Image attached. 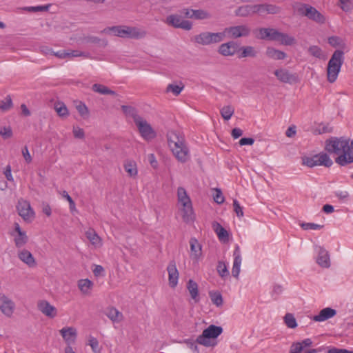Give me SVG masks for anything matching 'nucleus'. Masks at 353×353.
<instances>
[{
	"instance_id": "f257e3e1",
	"label": "nucleus",
	"mask_w": 353,
	"mask_h": 353,
	"mask_svg": "<svg viewBox=\"0 0 353 353\" xmlns=\"http://www.w3.org/2000/svg\"><path fill=\"white\" fill-rule=\"evenodd\" d=\"M169 148L176 159L181 163H185L190 159V151L184 136L179 132L171 130L167 134Z\"/></svg>"
},
{
	"instance_id": "f03ea898",
	"label": "nucleus",
	"mask_w": 353,
	"mask_h": 353,
	"mask_svg": "<svg viewBox=\"0 0 353 353\" xmlns=\"http://www.w3.org/2000/svg\"><path fill=\"white\" fill-rule=\"evenodd\" d=\"M325 150L330 154H337L341 157L345 154L346 161H350L347 157L352 155V141L343 137H331L326 140Z\"/></svg>"
},
{
	"instance_id": "7ed1b4c3",
	"label": "nucleus",
	"mask_w": 353,
	"mask_h": 353,
	"mask_svg": "<svg viewBox=\"0 0 353 353\" xmlns=\"http://www.w3.org/2000/svg\"><path fill=\"white\" fill-rule=\"evenodd\" d=\"M111 32L115 36L134 39H143L147 35V32L144 29L128 26L108 27L101 31V32L105 34H109Z\"/></svg>"
},
{
	"instance_id": "20e7f679",
	"label": "nucleus",
	"mask_w": 353,
	"mask_h": 353,
	"mask_svg": "<svg viewBox=\"0 0 353 353\" xmlns=\"http://www.w3.org/2000/svg\"><path fill=\"white\" fill-rule=\"evenodd\" d=\"M344 52L341 50H336L332 54L328 61L327 67V79L330 83H334L341 70L343 63Z\"/></svg>"
},
{
	"instance_id": "39448f33",
	"label": "nucleus",
	"mask_w": 353,
	"mask_h": 353,
	"mask_svg": "<svg viewBox=\"0 0 353 353\" xmlns=\"http://www.w3.org/2000/svg\"><path fill=\"white\" fill-rule=\"evenodd\" d=\"M293 9L298 14L307 17L318 23H324L325 21V17L309 4L296 2L293 4Z\"/></svg>"
},
{
	"instance_id": "423d86ee",
	"label": "nucleus",
	"mask_w": 353,
	"mask_h": 353,
	"mask_svg": "<svg viewBox=\"0 0 353 353\" xmlns=\"http://www.w3.org/2000/svg\"><path fill=\"white\" fill-rule=\"evenodd\" d=\"M225 38L224 32H203L195 35L192 41L202 46H210L221 42Z\"/></svg>"
},
{
	"instance_id": "0eeeda50",
	"label": "nucleus",
	"mask_w": 353,
	"mask_h": 353,
	"mask_svg": "<svg viewBox=\"0 0 353 353\" xmlns=\"http://www.w3.org/2000/svg\"><path fill=\"white\" fill-rule=\"evenodd\" d=\"M302 165L308 168H313L317 165H323L330 168L333 162L328 154L325 152H320L312 157L303 156L301 158Z\"/></svg>"
},
{
	"instance_id": "6e6552de",
	"label": "nucleus",
	"mask_w": 353,
	"mask_h": 353,
	"mask_svg": "<svg viewBox=\"0 0 353 353\" xmlns=\"http://www.w3.org/2000/svg\"><path fill=\"white\" fill-rule=\"evenodd\" d=\"M222 332L223 328L221 327L210 325L197 337L196 342L205 347L213 346L215 344H212L210 339L217 338Z\"/></svg>"
},
{
	"instance_id": "1a4fd4ad",
	"label": "nucleus",
	"mask_w": 353,
	"mask_h": 353,
	"mask_svg": "<svg viewBox=\"0 0 353 353\" xmlns=\"http://www.w3.org/2000/svg\"><path fill=\"white\" fill-rule=\"evenodd\" d=\"M266 39L285 46H291L295 43L294 37L273 28H266Z\"/></svg>"
},
{
	"instance_id": "9d476101",
	"label": "nucleus",
	"mask_w": 353,
	"mask_h": 353,
	"mask_svg": "<svg viewBox=\"0 0 353 353\" xmlns=\"http://www.w3.org/2000/svg\"><path fill=\"white\" fill-rule=\"evenodd\" d=\"M141 137L150 141L157 136L156 132L152 128L151 125L145 119L141 117L135 123Z\"/></svg>"
},
{
	"instance_id": "9b49d317",
	"label": "nucleus",
	"mask_w": 353,
	"mask_h": 353,
	"mask_svg": "<svg viewBox=\"0 0 353 353\" xmlns=\"http://www.w3.org/2000/svg\"><path fill=\"white\" fill-rule=\"evenodd\" d=\"M17 210L19 216H21L25 221L31 222L35 216V213L31 208L30 203L24 199L19 200L17 205Z\"/></svg>"
},
{
	"instance_id": "f8f14e48",
	"label": "nucleus",
	"mask_w": 353,
	"mask_h": 353,
	"mask_svg": "<svg viewBox=\"0 0 353 353\" xmlns=\"http://www.w3.org/2000/svg\"><path fill=\"white\" fill-rule=\"evenodd\" d=\"M165 23L175 28H181L185 30H190L192 28V22L184 20L181 15L177 14L168 16L165 19Z\"/></svg>"
},
{
	"instance_id": "ddd939ff",
	"label": "nucleus",
	"mask_w": 353,
	"mask_h": 353,
	"mask_svg": "<svg viewBox=\"0 0 353 353\" xmlns=\"http://www.w3.org/2000/svg\"><path fill=\"white\" fill-rule=\"evenodd\" d=\"M264 10L265 6L263 4L245 5L239 7L235 11V14L239 17H246L261 13Z\"/></svg>"
},
{
	"instance_id": "4468645a",
	"label": "nucleus",
	"mask_w": 353,
	"mask_h": 353,
	"mask_svg": "<svg viewBox=\"0 0 353 353\" xmlns=\"http://www.w3.org/2000/svg\"><path fill=\"white\" fill-rule=\"evenodd\" d=\"M277 79L282 83H296L299 82V79L296 73H291L289 70L284 68H279L274 72Z\"/></svg>"
},
{
	"instance_id": "2eb2a0df",
	"label": "nucleus",
	"mask_w": 353,
	"mask_h": 353,
	"mask_svg": "<svg viewBox=\"0 0 353 353\" xmlns=\"http://www.w3.org/2000/svg\"><path fill=\"white\" fill-rule=\"evenodd\" d=\"M15 310L14 301L3 294H0V311L7 317H11Z\"/></svg>"
},
{
	"instance_id": "dca6fc26",
	"label": "nucleus",
	"mask_w": 353,
	"mask_h": 353,
	"mask_svg": "<svg viewBox=\"0 0 353 353\" xmlns=\"http://www.w3.org/2000/svg\"><path fill=\"white\" fill-rule=\"evenodd\" d=\"M222 32H224L225 35L228 34L230 37L236 39L248 36L250 32V29L246 25H241L226 28Z\"/></svg>"
},
{
	"instance_id": "f3484780",
	"label": "nucleus",
	"mask_w": 353,
	"mask_h": 353,
	"mask_svg": "<svg viewBox=\"0 0 353 353\" xmlns=\"http://www.w3.org/2000/svg\"><path fill=\"white\" fill-rule=\"evenodd\" d=\"M39 310L48 318L53 319L57 315V309L48 301L42 300L38 302Z\"/></svg>"
},
{
	"instance_id": "a211bd4d",
	"label": "nucleus",
	"mask_w": 353,
	"mask_h": 353,
	"mask_svg": "<svg viewBox=\"0 0 353 353\" xmlns=\"http://www.w3.org/2000/svg\"><path fill=\"white\" fill-rule=\"evenodd\" d=\"M60 334L67 343V346H71L75 343L77 332L73 327H65L60 330Z\"/></svg>"
},
{
	"instance_id": "6ab92c4d",
	"label": "nucleus",
	"mask_w": 353,
	"mask_h": 353,
	"mask_svg": "<svg viewBox=\"0 0 353 353\" xmlns=\"http://www.w3.org/2000/svg\"><path fill=\"white\" fill-rule=\"evenodd\" d=\"M233 256L234 262L233 267L232 269V274L234 277L238 278L240 273V268L242 262L241 250L238 245H235V248L233 252Z\"/></svg>"
},
{
	"instance_id": "aec40b11",
	"label": "nucleus",
	"mask_w": 353,
	"mask_h": 353,
	"mask_svg": "<svg viewBox=\"0 0 353 353\" xmlns=\"http://www.w3.org/2000/svg\"><path fill=\"white\" fill-rule=\"evenodd\" d=\"M189 243L190 246V258L198 261L202 255V246L196 238H191Z\"/></svg>"
},
{
	"instance_id": "412c9836",
	"label": "nucleus",
	"mask_w": 353,
	"mask_h": 353,
	"mask_svg": "<svg viewBox=\"0 0 353 353\" xmlns=\"http://www.w3.org/2000/svg\"><path fill=\"white\" fill-rule=\"evenodd\" d=\"M167 270L168 272L169 284L170 287L174 288L178 283L179 279V272L175 262H170L167 268Z\"/></svg>"
},
{
	"instance_id": "4be33fe9",
	"label": "nucleus",
	"mask_w": 353,
	"mask_h": 353,
	"mask_svg": "<svg viewBox=\"0 0 353 353\" xmlns=\"http://www.w3.org/2000/svg\"><path fill=\"white\" fill-rule=\"evenodd\" d=\"M18 257L21 261L30 268L34 267L37 264L33 255L27 250L23 249L19 251L18 252Z\"/></svg>"
},
{
	"instance_id": "5701e85b",
	"label": "nucleus",
	"mask_w": 353,
	"mask_h": 353,
	"mask_svg": "<svg viewBox=\"0 0 353 353\" xmlns=\"http://www.w3.org/2000/svg\"><path fill=\"white\" fill-rule=\"evenodd\" d=\"M316 262L320 266L323 268H329L330 265V255L328 252L321 247H319V249Z\"/></svg>"
},
{
	"instance_id": "b1692460",
	"label": "nucleus",
	"mask_w": 353,
	"mask_h": 353,
	"mask_svg": "<svg viewBox=\"0 0 353 353\" xmlns=\"http://www.w3.org/2000/svg\"><path fill=\"white\" fill-rule=\"evenodd\" d=\"M336 314V311L331 307H325L321 310L318 315L313 317L315 321H324L330 318L333 317Z\"/></svg>"
},
{
	"instance_id": "393cba45",
	"label": "nucleus",
	"mask_w": 353,
	"mask_h": 353,
	"mask_svg": "<svg viewBox=\"0 0 353 353\" xmlns=\"http://www.w3.org/2000/svg\"><path fill=\"white\" fill-rule=\"evenodd\" d=\"M236 44L233 42L223 43L219 46V52L223 56H231L235 54Z\"/></svg>"
},
{
	"instance_id": "a878e982",
	"label": "nucleus",
	"mask_w": 353,
	"mask_h": 353,
	"mask_svg": "<svg viewBox=\"0 0 353 353\" xmlns=\"http://www.w3.org/2000/svg\"><path fill=\"white\" fill-rule=\"evenodd\" d=\"M181 211L183 212L182 218L184 222L188 223L193 222L195 219V214L193 211L192 205H183Z\"/></svg>"
},
{
	"instance_id": "bb28decb",
	"label": "nucleus",
	"mask_w": 353,
	"mask_h": 353,
	"mask_svg": "<svg viewBox=\"0 0 353 353\" xmlns=\"http://www.w3.org/2000/svg\"><path fill=\"white\" fill-rule=\"evenodd\" d=\"M93 282L88 279H80L78 281V288L83 294H89L93 288Z\"/></svg>"
},
{
	"instance_id": "cd10ccee",
	"label": "nucleus",
	"mask_w": 353,
	"mask_h": 353,
	"mask_svg": "<svg viewBox=\"0 0 353 353\" xmlns=\"http://www.w3.org/2000/svg\"><path fill=\"white\" fill-rule=\"evenodd\" d=\"M213 228L220 241H228L229 233L220 223L214 222Z\"/></svg>"
},
{
	"instance_id": "c85d7f7f",
	"label": "nucleus",
	"mask_w": 353,
	"mask_h": 353,
	"mask_svg": "<svg viewBox=\"0 0 353 353\" xmlns=\"http://www.w3.org/2000/svg\"><path fill=\"white\" fill-rule=\"evenodd\" d=\"M187 289L192 299H194L196 303L199 302L198 284L192 279H190L187 283Z\"/></svg>"
},
{
	"instance_id": "c756f323",
	"label": "nucleus",
	"mask_w": 353,
	"mask_h": 353,
	"mask_svg": "<svg viewBox=\"0 0 353 353\" xmlns=\"http://www.w3.org/2000/svg\"><path fill=\"white\" fill-rule=\"evenodd\" d=\"M125 172L130 177H136L138 174L137 163L133 160H128L123 165Z\"/></svg>"
},
{
	"instance_id": "7c9ffc66",
	"label": "nucleus",
	"mask_w": 353,
	"mask_h": 353,
	"mask_svg": "<svg viewBox=\"0 0 353 353\" xmlns=\"http://www.w3.org/2000/svg\"><path fill=\"white\" fill-rule=\"evenodd\" d=\"M266 55L274 60H283L287 57L284 52L271 47L266 48Z\"/></svg>"
},
{
	"instance_id": "2f4dec72",
	"label": "nucleus",
	"mask_w": 353,
	"mask_h": 353,
	"mask_svg": "<svg viewBox=\"0 0 353 353\" xmlns=\"http://www.w3.org/2000/svg\"><path fill=\"white\" fill-rule=\"evenodd\" d=\"M85 236L94 246L99 247L101 245V239L93 229L90 228L86 231Z\"/></svg>"
},
{
	"instance_id": "473e14b6",
	"label": "nucleus",
	"mask_w": 353,
	"mask_h": 353,
	"mask_svg": "<svg viewBox=\"0 0 353 353\" xmlns=\"http://www.w3.org/2000/svg\"><path fill=\"white\" fill-rule=\"evenodd\" d=\"M11 235L14 237V242L17 248L24 246L28 241V237L26 232L20 233L19 234H15L14 232H12Z\"/></svg>"
},
{
	"instance_id": "72a5a7b5",
	"label": "nucleus",
	"mask_w": 353,
	"mask_h": 353,
	"mask_svg": "<svg viewBox=\"0 0 353 353\" xmlns=\"http://www.w3.org/2000/svg\"><path fill=\"white\" fill-rule=\"evenodd\" d=\"M177 196H178V201L181 204V205H192L191 200L190 197L188 196L186 190L182 188L179 187L177 190Z\"/></svg>"
},
{
	"instance_id": "f704fd0d",
	"label": "nucleus",
	"mask_w": 353,
	"mask_h": 353,
	"mask_svg": "<svg viewBox=\"0 0 353 353\" xmlns=\"http://www.w3.org/2000/svg\"><path fill=\"white\" fill-rule=\"evenodd\" d=\"M107 316L113 322H120L123 319V314L115 307L109 308L106 313Z\"/></svg>"
},
{
	"instance_id": "c9c22d12",
	"label": "nucleus",
	"mask_w": 353,
	"mask_h": 353,
	"mask_svg": "<svg viewBox=\"0 0 353 353\" xmlns=\"http://www.w3.org/2000/svg\"><path fill=\"white\" fill-rule=\"evenodd\" d=\"M121 109L126 115L133 119L134 123L141 118V117L137 114V110L132 106L122 105Z\"/></svg>"
},
{
	"instance_id": "e433bc0d",
	"label": "nucleus",
	"mask_w": 353,
	"mask_h": 353,
	"mask_svg": "<svg viewBox=\"0 0 353 353\" xmlns=\"http://www.w3.org/2000/svg\"><path fill=\"white\" fill-rule=\"evenodd\" d=\"M328 43L334 47H339L341 49H345L346 48V44L343 39L337 36H332L330 37L327 39Z\"/></svg>"
},
{
	"instance_id": "4c0bfd02",
	"label": "nucleus",
	"mask_w": 353,
	"mask_h": 353,
	"mask_svg": "<svg viewBox=\"0 0 353 353\" xmlns=\"http://www.w3.org/2000/svg\"><path fill=\"white\" fill-rule=\"evenodd\" d=\"M92 89L94 92L101 94L117 95L114 91L109 89L108 87L102 84L95 83L92 85Z\"/></svg>"
},
{
	"instance_id": "58836bf2",
	"label": "nucleus",
	"mask_w": 353,
	"mask_h": 353,
	"mask_svg": "<svg viewBox=\"0 0 353 353\" xmlns=\"http://www.w3.org/2000/svg\"><path fill=\"white\" fill-rule=\"evenodd\" d=\"M234 112V108L231 105H225L220 110L221 117L227 121L231 119Z\"/></svg>"
},
{
	"instance_id": "ea45409f",
	"label": "nucleus",
	"mask_w": 353,
	"mask_h": 353,
	"mask_svg": "<svg viewBox=\"0 0 353 353\" xmlns=\"http://www.w3.org/2000/svg\"><path fill=\"white\" fill-rule=\"evenodd\" d=\"M216 270L219 274V275L222 278L225 279V277L229 276V271L228 270V267L225 262L223 261H219L217 266H216Z\"/></svg>"
},
{
	"instance_id": "a19ab883",
	"label": "nucleus",
	"mask_w": 353,
	"mask_h": 353,
	"mask_svg": "<svg viewBox=\"0 0 353 353\" xmlns=\"http://www.w3.org/2000/svg\"><path fill=\"white\" fill-rule=\"evenodd\" d=\"M284 322L289 328H295L297 326L296 321L294 315L291 313H287L284 316Z\"/></svg>"
},
{
	"instance_id": "79ce46f5",
	"label": "nucleus",
	"mask_w": 353,
	"mask_h": 353,
	"mask_svg": "<svg viewBox=\"0 0 353 353\" xmlns=\"http://www.w3.org/2000/svg\"><path fill=\"white\" fill-rule=\"evenodd\" d=\"M350 161H346L345 154L343 155L341 157H336L335 159L336 163L341 166H345L347 164L353 163V140H352V155L350 157H347Z\"/></svg>"
},
{
	"instance_id": "37998d69",
	"label": "nucleus",
	"mask_w": 353,
	"mask_h": 353,
	"mask_svg": "<svg viewBox=\"0 0 353 353\" xmlns=\"http://www.w3.org/2000/svg\"><path fill=\"white\" fill-rule=\"evenodd\" d=\"M183 88L184 85L182 83L181 85L169 84L166 88V92H172L174 96H178Z\"/></svg>"
},
{
	"instance_id": "c03bdc74",
	"label": "nucleus",
	"mask_w": 353,
	"mask_h": 353,
	"mask_svg": "<svg viewBox=\"0 0 353 353\" xmlns=\"http://www.w3.org/2000/svg\"><path fill=\"white\" fill-rule=\"evenodd\" d=\"M54 109L59 116L63 117L68 114L67 107L63 103H56L54 104Z\"/></svg>"
},
{
	"instance_id": "a18cd8bd",
	"label": "nucleus",
	"mask_w": 353,
	"mask_h": 353,
	"mask_svg": "<svg viewBox=\"0 0 353 353\" xmlns=\"http://www.w3.org/2000/svg\"><path fill=\"white\" fill-rule=\"evenodd\" d=\"M67 54H68V57H83V58H85V59L91 58V55L89 52H82V51H79V50L67 51Z\"/></svg>"
},
{
	"instance_id": "49530a36",
	"label": "nucleus",
	"mask_w": 353,
	"mask_h": 353,
	"mask_svg": "<svg viewBox=\"0 0 353 353\" xmlns=\"http://www.w3.org/2000/svg\"><path fill=\"white\" fill-rule=\"evenodd\" d=\"M241 53L239 55L240 58L247 57H254L256 55L255 50L252 46L243 47L241 48Z\"/></svg>"
},
{
	"instance_id": "de8ad7c7",
	"label": "nucleus",
	"mask_w": 353,
	"mask_h": 353,
	"mask_svg": "<svg viewBox=\"0 0 353 353\" xmlns=\"http://www.w3.org/2000/svg\"><path fill=\"white\" fill-rule=\"evenodd\" d=\"M210 299L213 304L219 307L223 305V297L219 292L210 293Z\"/></svg>"
},
{
	"instance_id": "09e8293b",
	"label": "nucleus",
	"mask_w": 353,
	"mask_h": 353,
	"mask_svg": "<svg viewBox=\"0 0 353 353\" xmlns=\"http://www.w3.org/2000/svg\"><path fill=\"white\" fill-rule=\"evenodd\" d=\"M193 14L195 19H207L211 17L209 12L203 10H194Z\"/></svg>"
},
{
	"instance_id": "8fccbe9b",
	"label": "nucleus",
	"mask_w": 353,
	"mask_h": 353,
	"mask_svg": "<svg viewBox=\"0 0 353 353\" xmlns=\"http://www.w3.org/2000/svg\"><path fill=\"white\" fill-rule=\"evenodd\" d=\"M309 53L316 58L322 59L323 58V52L322 50L317 46H312L308 48Z\"/></svg>"
},
{
	"instance_id": "3c124183",
	"label": "nucleus",
	"mask_w": 353,
	"mask_h": 353,
	"mask_svg": "<svg viewBox=\"0 0 353 353\" xmlns=\"http://www.w3.org/2000/svg\"><path fill=\"white\" fill-rule=\"evenodd\" d=\"M12 107V101L10 95H8L5 100L3 101L0 105V109L3 112L9 110Z\"/></svg>"
},
{
	"instance_id": "603ef678",
	"label": "nucleus",
	"mask_w": 353,
	"mask_h": 353,
	"mask_svg": "<svg viewBox=\"0 0 353 353\" xmlns=\"http://www.w3.org/2000/svg\"><path fill=\"white\" fill-rule=\"evenodd\" d=\"M89 345L94 353H101L99 341L96 338L91 336L89 339Z\"/></svg>"
},
{
	"instance_id": "864d4df0",
	"label": "nucleus",
	"mask_w": 353,
	"mask_h": 353,
	"mask_svg": "<svg viewBox=\"0 0 353 353\" xmlns=\"http://www.w3.org/2000/svg\"><path fill=\"white\" fill-rule=\"evenodd\" d=\"M76 108L81 117L83 118L88 117L89 111L88 108L84 103L80 102L78 105H77Z\"/></svg>"
},
{
	"instance_id": "5fc2aeb1",
	"label": "nucleus",
	"mask_w": 353,
	"mask_h": 353,
	"mask_svg": "<svg viewBox=\"0 0 353 353\" xmlns=\"http://www.w3.org/2000/svg\"><path fill=\"white\" fill-rule=\"evenodd\" d=\"M213 197H214V201L218 204H221L225 201L223 193H222L221 189H219V188L214 189V194L213 195Z\"/></svg>"
},
{
	"instance_id": "6e6d98bb",
	"label": "nucleus",
	"mask_w": 353,
	"mask_h": 353,
	"mask_svg": "<svg viewBox=\"0 0 353 353\" xmlns=\"http://www.w3.org/2000/svg\"><path fill=\"white\" fill-rule=\"evenodd\" d=\"M340 8L345 12L350 11L352 8V3L350 0H339Z\"/></svg>"
},
{
	"instance_id": "4d7b16f0",
	"label": "nucleus",
	"mask_w": 353,
	"mask_h": 353,
	"mask_svg": "<svg viewBox=\"0 0 353 353\" xmlns=\"http://www.w3.org/2000/svg\"><path fill=\"white\" fill-rule=\"evenodd\" d=\"M303 230H320L323 228V225H319L313 223H303L301 224Z\"/></svg>"
},
{
	"instance_id": "13d9d810",
	"label": "nucleus",
	"mask_w": 353,
	"mask_h": 353,
	"mask_svg": "<svg viewBox=\"0 0 353 353\" xmlns=\"http://www.w3.org/2000/svg\"><path fill=\"white\" fill-rule=\"evenodd\" d=\"M233 208L238 217L243 216V207H241L236 199L233 200Z\"/></svg>"
},
{
	"instance_id": "bf43d9fd",
	"label": "nucleus",
	"mask_w": 353,
	"mask_h": 353,
	"mask_svg": "<svg viewBox=\"0 0 353 353\" xmlns=\"http://www.w3.org/2000/svg\"><path fill=\"white\" fill-rule=\"evenodd\" d=\"M0 134L5 139H9L12 135V131L10 127H3L0 128Z\"/></svg>"
},
{
	"instance_id": "052dcab7",
	"label": "nucleus",
	"mask_w": 353,
	"mask_h": 353,
	"mask_svg": "<svg viewBox=\"0 0 353 353\" xmlns=\"http://www.w3.org/2000/svg\"><path fill=\"white\" fill-rule=\"evenodd\" d=\"M332 127L330 126L329 123L320 124L317 129L319 134L330 133L332 132Z\"/></svg>"
},
{
	"instance_id": "680f3d73",
	"label": "nucleus",
	"mask_w": 353,
	"mask_h": 353,
	"mask_svg": "<svg viewBox=\"0 0 353 353\" xmlns=\"http://www.w3.org/2000/svg\"><path fill=\"white\" fill-rule=\"evenodd\" d=\"M281 11V8L275 5L266 4V12L269 14H277Z\"/></svg>"
},
{
	"instance_id": "e2e57ef3",
	"label": "nucleus",
	"mask_w": 353,
	"mask_h": 353,
	"mask_svg": "<svg viewBox=\"0 0 353 353\" xmlns=\"http://www.w3.org/2000/svg\"><path fill=\"white\" fill-rule=\"evenodd\" d=\"M72 132H73V134L75 138H78V139L84 138L85 134H84V131L82 128H81L78 126H74Z\"/></svg>"
},
{
	"instance_id": "0e129e2a",
	"label": "nucleus",
	"mask_w": 353,
	"mask_h": 353,
	"mask_svg": "<svg viewBox=\"0 0 353 353\" xmlns=\"http://www.w3.org/2000/svg\"><path fill=\"white\" fill-rule=\"evenodd\" d=\"M22 155L27 163H31L32 159V157L29 152V150H28L27 146H25L22 149Z\"/></svg>"
},
{
	"instance_id": "69168bd1",
	"label": "nucleus",
	"mask_w": 353,
	"mask_h": 353,
	"mask_svg": "<svg viewBox=\"0 0 353 353\" xmlns=\"http://www.w3.org/2000/svg\"><path fill=\"white\" fill-rule=\"evenodd\" d=\"M49 7H50V5L39 6H32V7L28 8V10L29 11H34V12L47 11L48 10Z\"/></svg>"
},
{
	"instance_id": "338daca9",
	"label": "nucleus",
	"mask_w": 353,
	"mask_h": 353,
	"mask_svg": "<svg viewBox=\"0 0 353 353\" xmlns=\"http://www.w3.org/2000/svg\"><path fill=\"white\" fill-rule=\"evenodd\" d=\"M148 161L153 168H157L158 162L154 154H150L148 157Z\"/></svg>"
},
{
	"instance_id": "774afa93",
	"label": "nucleus",
	"mask_w": 353,
	"mask_h": 353,
	"mask_svg": "<svg viewBox=\"0 0 353 353\" xmlns=\"http://www.w3.org/2000/svg\"><path fill=\"white\" fill-rule=\"evenodd\" d=\"M327 353H353V351H350L346 349L332 347L328 350Z\"/></svg>"
}]
</instances>
